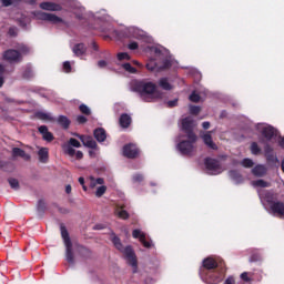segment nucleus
I'll use <instances>...</instances> for the list:
<instances>
[{"label": "nucleus", "instance_id": "aec40b11", "mask_svg": "<svg viewBox=\"0 0 284 284\" xmlns=\"http://www.w3.org/2000/svg\"><path fill=\"white\" fill-rule=\"evenodd\" d=\"M39 132H40V134H42V139L44 141H48L49 143H50V141H54V135H52V133L50 131H48V126L41 125L39 128Z\"/></svg>", "mask_w": 284, "mask_h": 284}, {"label": "nucleus", "instance_id": "7ed1b4c3", "mask_svg": "<svg viewBox=\"0 0 284 284\" xmlns=\"http://www.w3.org/2000/svg\"><path fill=\"white\" fill-rule=\"evenodd\" d=\"M131 90L133 92H139L142 101H146V103H152V101L161 99V92L156 90V84L153 82L134 81Z\"/></svg>", "mask_w": 284, "mask_h": 284}, {"label": "nucleus", "instance_id": "de8ad7c7", "mask_svg": "<svg viewBox=\"0 0 284 284\" xmlns=\"http://www.w3.org/2000/svg\"><path fill=\"white\" fill-rule=\"evenodd\" d=\"M129 50H136L139 48V43L136 42H130L128 45Z\"/></svg>", "mask_w": 284, "mask_h": 284}, {"label": "nucleus", "instance_id": "052dcab7", "mask_svg": "<svg viewBox=\"0 0 284 284\" xmlns=\"http://www.w3.org/2000/svg\"><path fill=\"white\" fill-rule=\"evenodd\" d=\"M20 52H21L22 54H26V52H28L27 47H22V48L20 49Z\"/></svg>", "mask_w": 284, "mask_h": 284}, {"label": "nucleus", "instance_id": "b1692460", "mask_svg": "<svg viewBox=\"0 0 284 284\" xmlns=\"http://www.w3.org/2000/svg\"><path fill=\"white\" fill-rule=\"evenodd\" d=\"M94 138L97 139V141H99V143H103V141H105V139H108V135L105 134V130L97 129L94 131Z\"/></svg>", "mask_w": 284, "mask_h": 284}, {"label": "nucleus", "instance_id": "4d7b16f0", "mask_svg": "<svg viewBox=\"0 0 284 284\" xmlns=\"http://www.w3.org/2000/svg\"><path fill=\"white\" fill-rule=\"evenodd\" d=\"M202 126H203L204 130H209V128H210V122H203V123H202Z\"/></svg>", "mask_w": 284, "mask_h": 284}, {"label": "nucleus", "instance_id": "473e14b6", "mask_svg": "<svg viewBox=\"0 0 284 284\" xmlns=\"http://www.w3.org/2000/svg\"><path fill=\"white\" fill-rule=\"evenodd\" d=\"M251 153L254 154L255 156L261 153V148L258 146V144L256 142H253L251 144Z\"/></svg>", "mask_w": 284, "mask_h": 284}, {"label": "nucleus", "instance_id": "0e129e2a", "mask_svg": "<svg viewBox=\"0 0 284 284\" xmlns=\"http://www.w3.org/2000/svg\"><path fill=\"white\" fill-rule=\"evenodd\" d=\"M82 190H83L84 192H88V186H85V184H83V185H82Z\"/></svg>", "mask_w": 284, "mask_h": 284}, {"label": "nucleus", "instance_id": "09e8293b", "mask_svg": "<svg viewBox=\"0 0 284 284\" xmlns=\"http://www.w3.org/2000/svg\"><path fill=\"white\" fill-rule=\"evenodd\" d=\"M77 121H78V123H85L88 121V119L83 115H78Z\"/></svg>", "mask_w": 284, "mask_h": 284}, {"label": "nucleus", "instance_id": "58836bf2", "mask_svg": "<svg viewBox=\"0 0 284 284\" xmlns=\"http://www.w3.org/2000/svg\"><path fill=\"white\" fill-rule=\"evenodd\" d=\"M190 101H192L193 103H199V101H201V95L200 94H196V92H193L191 95H190Z\"/></svg>", "mask_w": 284, "mask_h": 284}, {"label": "nucleus", "instance_id": "20e7f679", "mask_svg": "<svg viewBox=\"0 0 284 284\" xmlns=\"http://www.w3.org/2000/svg\"><path fill=\"white\" fill-rule=\"evenodd\" d=\"M274 199H276V195L274 193H260V200L263 205H265V207H268V213L274 214V216H280L281 219H284V203L274 202Z\"/></svg>", "mask_w": 284, "mask_h": 284}, {"label": "nucleus", "instance_id": "774afa93", "mask_svg": "<svg viewBox=\"0 0 284 284\" xmlns=\"http://www.w3.org/2000/svg\"><path fill=\"white\" fill-rule=\"evenodd\" d=\"M282 170L284 172V160L282 161Z\"/></svg>", "mask_w": 284, "mask_h": 284}, {"label": "nucleus", "instance_id": "c9c22d12", "mask_svg": "<svg viewBox=\"0 0 284 284\" xmlns=\"http://www.w3.org/2000/svg\"><path fill=\"white\" fill-rule=\"evenodd\" d=\"M230 176L233 179V181H235V183H241L242 181L241 174H239L236 171H231Z\"/></svg>", "mask_w": 284, "mask_h": 284}, {"label": "nucleus", "instance_id": "6e6d98bb", "mask_svg": "<svg viewBox=\"0 0 284 284\" xmlns=\"http://www.w3.org/2000/svg\"><path fill=\"white\" fill-rule=\"evenodd\" d=\"M225 284H234V277H229V278L225 281Z\"/></svg>", "mask_w": 284, "mask_h": 284}, {"label": "nucleus", "instance_id": "1a4fd4ad", "mask_svg": "<svg viewBox=\"0 0 284 284\" xmlns=\"http://www.w3.org/2000/svg\"><path fill=\"white\" fill-rule=\"evenodd\" d=\"M256 130L257 132H260V134H262L265 141H272V139H274V135H276V129H274L270 124L258 123L256 125Z\"/></svg>", "mask_w": 284, "mask_h": 284}, {"label": "nucleus", "instance_id": "5701e85b", "mask_svg": "<svg viewBox=\"0 0 284 284\" xmlns=\"http://www.w3.org/2000/svg\"><path fill=\"white\" fill-rule=\"evenodd\" d=\"M65 153L71 158H75L78 160L83 159V152L74 150L72 146H67Z\"/></svg>", "mask_w": 284, "mask_h": 284}, {"label": "nucleus", "instance_id": "e433bc0d", "mask_svg": "<svg viewBox=\"0 0 284 284\" xmlns=\"http://www.w3.org/2000/svg\"><path fill=\"white\" fill-rule=\"evenodd\" d=\"M241 165L243 168H253L254 166V161H252V159H244L242 162H241Z\"/></svg>", "mask_w": 284, "mask_h": 284}, {"label": "nucleus", "instance_id": "37998d69", "mask_svg": "<svg viewBox=\"0 0 284 284\" xmlns=\"http://www.w3.org/2000/svg\"><path fill=\"white\" fill-rule=\"evenodd\" d=\"M190 112H191V114H199V112H201V106L191 105Z\"/></svg>", "mask_w": 284, "mask_h": 284}, {"label": "nucleus", "instance_id": "f704fd0d", "mask_svg": "<svg viewBox=\"0 0 284 284\" xmlns=\"http://www.w3.org/2000/svg\"><path fill=\"white\" fill-rule=\"evenodd\" d=\"M115 214H116V216H119V219H123V220L128 219V216H129L128 211H125L123 209H118L115 211Z\"/></svg>", "mask_w": 284, "mask_h": 284}, {"label": "nucleus", "instance_id": "412c9836", "mask_svg": "<svg viewBox=\"0 0 284 284\" xmlns=\"http://www.w3.org/2000/svg\"><path fill=\"white\" fill-rule=\"evenodd\" d=\"M202 140L204 141L205 145L211 150H216V144L212 141V133L207 132L202 134Z\"/></svg>", "mask_w": 284, "mask_h": 284}, {"label": "nucleus", "instance_id": "f8f14e48", "mask_svg": "<svg viewBox=\"0 0 284 284\" xmlns=\"http://www.w3.org/2000/svg\"><path fill=\"white\" fill-rule=\"evenodd\" d=\"M251 185L257 191L258 196L261 194H274L272 191H263V187H270L272 184L265 180H256L252 181Z\"/></svg>", "mask_w": 284, "mask_h": 284}, {"label": "nucleus", "instance_id": "ea45409f", "mask_svg": "<svg viewBox=\"0 0 284 284\" xmlns=\"http://www.w3.org/2000/svg\"><path fill=\"white\" fill-rule=\"evenodd\" d=\"M80 112H82V114H91L92 111L90 110V106H88L85 104H81Z\"/></svg>", "mask_w": 284, "mask_h": 284}, {"label": "nucleus", "instance_id": "0eeeda50", "mask_svg": "<svg viewBox=\"0 0 284 284\" xmlns=\"http://www.w3.org/2000/svg\"><path fill=\"white\" fill-rule=\"evenodd\" d=\"M61 236L63 239L64 247H65V258L68 263H74V255L72 254V242L70 241V234L65 226L61 225Z\"/></svg>", "mask_w": 284, "mask_h": 284}, {"label": "nucleus", "instance_id": "72a5a7b5", "mask_svg": "<svg viewBox=\"0 0 284 284\" xmlns=\"http://www.w3.org/2000/svg\"><path fill=\"white\" fill-rule=\"evenodd\" d=\"M122 68L129 72L130 74H136V69L132 67L130 63L122 64Z\"/></svg>", "mask_w": 284, "mask_h": 284}, {"label": "nucleus", "instance_id": "a19ab883", "mask_svg": "<svg viewBox=\"0 0 284 284\" xmlns=\"http://www.w3.org/2000/svg\"><path fill=\"white\" fill-rule=\"evenodd\" d=\"M9 185L12 187V190H19V181H17L16 179H10Z\"/></svg>", "mask_w": 284, "mask_h": 284}, {"label": "nucleus", "instance_id": "864d4df0", "mask_svg": "<svg viewBox=\"0 0 284 284\" xmlns=\"http://www.w3.org/2000/svg\"><path fill=\"white\" fill-rule=\"evenodd\" d=\"M2 6H4V8H8V6H12V1L11 0H2Z\"/></svg>", "mask_w": 284, "mask_h": 284}, {"label": "nucleus", "instance_id": "c85d7f7f", "mask_svg": "<svg viewBox=\"0 0 284 284\" xmlns=\"http://www.w3.org/2000/svg\"><path fill=\"white\" fill-rule=\"evenodd\" d=\"M159 85L162 88V90H172L173 85L170 83V80L168 78H162L159 80Z\"/></svg>", "mask_w": 284, "mask_h": 284}, {"label": "nucleus", "instance_id": "13d9d810", "mask_svg": "<svg viewBox=\"0 0 284 284\" xmlns=\"http://www.w3.org/2000/svg\"><path fill=\"white\" fill-rule=\"evenodd\" d=\"M278 145L284 149V138H281L278 141Z\"/></svg>", "mask_w": 284, "mask_h": 284}, {"label": "nucleus", "instance_id": "9d476101", "mask_svg": "<svg viewBox=\"0 0 284 284\" xmlns=\"http://www.w3.org/2000/svg\"><path fill=\"white\" fill-rule=\"evenodd\" d=\"M204 165L209 174L216 175L223 172V168L221 166L219 161L214 159H210V158L205 159Z\"/></svg>", "mask_w": 284, "mask_h": 284}, {"label": "nucleus", "instance_id": "6ab92c4d", "mask_svg": "<svg viewBox=\"0 0 284 284\" xmlns=\"http://www.w3.org/2000/svg\"><path fill=\"white\" fill-rule=\"evenodd\" d=\"M252 174L258 178L265 176L267 174V168L263 164H257L252 169Z\"/></svg>", "mask_w": 284, "mask_h": 284}, {"label": "nucleus", "instance_id": "338daca9", "mask_svg": "<svg viewBox=\"0 0 284 284\" xmlns=\"http://www.w3.org/2000/svg\"><path fill=\"white\" fill-rule=\"evenodd\" d=\"M94 230H101L100 225H95Z\"/></svg>", "mask_w": 284, "mask_h": 284}, {"label": "nucleus", "instance_id": "bb28decb", "mask_svg": "<svg viewBox=\"0 0 284 284\" xmlns=\"http://www.w3.org/2000/svg\"><path fill=\"white\" fill-rule=\"evenodd\" d=\"M264 154H265L267 161L274 162V149H272V146H270V144H266L264 146Z\"/></svg>", "mask_w": 284, "mask_h": 284}, {"label": "nucleus", "instance_id": "c756f323", "mask_svg": "<svg viewBox=\"0 0 284 284\" xmlns=\"http://www.w3.org/2000/svg\"><path fill=\"white\" fill-rule=\"evenodd\" d=\"M73 53L77 57L85 54V45L83 43L77 44L75 47H73Z\"/></svg>", "mask_w": 284, "mask_h": 284}, {"label": "nucleus", "instance_id": "a878e982", "mask_svg": "<svg viewBox=\"0 0 284 284\" xmlns=\"http://www.w3.org/2000/svg\"><path fill=\"white\" fill-rule=\"evenodd\" d=\"M38 156H39V160L41 161V163H45L48 161V156H49L48 148H41L38 151Z\"/></svg>", "mask_w": 284, "mask_h": 284}, {"label": "nucleus", "instance_id": "69168bd1", "mask_svg": "<svg viewBox=\"0 0 284 284\" xmlns=\"http://www.w3.org/2000/svg\"><path fill=\"white\" fill-rule=\"evenodd\" d=\"M133 63H134L135 65H141V63H139V61H133Z\"/></svg>", "mask_w": 284, "mask_h": 284}, {"label": "nucleus", "instance_id": "3c124183", "mask_svg": "<svg viewBox=\"0 0 284 284\" xmlns=\"http://www.w3.org/2000/svg\"><path fill=\"white\" fill-rule=\"evenodd\" d=\"M9 34H10V37H16V34H17V28H10V29H9Z\"/></svg>", "mask_w": 284, "mask_h": 284}, {"label": "nucleus", "instance_id": "a18cd8bd", "mask_svg": "<svg viewBox=\"0 0 284 284\" xmlns=\"http://www.w3.org/2000/svg\"><path fill=\"white\" fill-rule=\"evenodd\" d=\"M242 281H245V283H250L252 280L247 276V272H244L241 274Z\"/></svg>", "mask_w": 284, "mask_h": 284}, {"label": "nucleus", "instance_id": "bf43d9fd", "mask_svg": "<svg viewBox=\"0 0 284 284\" xmlns=\"http://www.w3.org/2000/svg\"><path fill=\"white\" fill-rule=\"evenodd\" d=\"M79 183H80V185H85V179L79 178Z\"/></svg>", "mask_w": 284, "mask_h": 284}, {"label": "nucleus", "instance_id": "2eb2a0df", "mask_svg": "<svg viewBox=\"0 0 284 284\" xmlns=\"http://www.w3.org/2000/svg\"><path fill=\"white\" fill-rule=\"evenodd\" d=\"M133 239H139L140 243L144 245V247H152V243L145 241V233L141 230L136 229L132 233Z\"/></svg>", "mask_w": 284, "mask_h": 284}, {"label": "nucleus", "instance_id": "79ce46f5", "mask_svg": "<svg viewBox=\"0 0 284 284\" xmlns=\"http://www.w3.org/2000/svg\"><path fill=\"white\" fill-rule=\"evenodd\" d=\"M69 145H72V148H81V142H79L77 139L71 138L69 140Z\"/></svg>", "mask_w": 284, "mask_h": 284}, {"label": "nucleus", "instance_id": "e2e57ef3", "mask_svg": "<svg viewBox=\"0 0 284 284\" xmlns=\"http://www.w3.org/2000/svg\"><path fill=\"white\" fill-rule=\"evenodd\" d=\"M0 88H3V77H0Z\"/></svg>", "mask_w": 284, "mask_h": 284}, {"label": "nucleus", "instance_id": "f3484780", "mask_svg": "<svg viewBox=\"0 0 284 284\" xmlns=\"http://www.w3.org/2000/svg\"><path fill=\"white\" fill-rule=\"evenodd\" d=\"M78 138L80 139V141L83 143V145L85 148H91L92 150H94V148H97V141H94V139H92V136L78 135Z\"/></svg>", "mask_w": 284, "mask_h": 284}, {"label": "nucleus", "instance_id": "6e6552de", "mask_svg": "<svg viewBox=\"0 0 284 284\" xmlns=\"http://www.w3.org/2000/svg\"><path fill=\"white\" fill-rule=\"evenodd\" d=\"M126 37H130L132 39H140L142 41H145L146 43H150L152 41V38H150L145 31L136 27L126 28Z\"/></svg>", "mask_w": 284, "mask_h": 284}, {"label": "nucleus", "instance_id": "393cba45", "mask_svg": "<svg viewBox=\"0 0 284 284\" xmlns=\"http://www.w3.org/2000/svg\"><path fill=\"white\" fill-rule=\"evenodd\" d=\"M130 123H132V118L128 114H122L120 116V125L121 128H129Z\"/></svg>", "mask_w": 284, "mask_h": 284}, {"label": "nucleus", "instance_id": "680f3d73", "mask_svg": "<svg viewBox=\"0 0 284 284\" xmlns=\"http://www.w3.org/2000/svg\"><path fill=\"white\" fill-rule=\"evenodd\" d=\"M4 70H6V68L2 64H0V74H2V72H4Z\"/></svg>", "mask_w": 284, "mask_h": 284}, {"label": "nucleus", "instance_id": "9b49d317", "mask_svg": "<svg viewBox=\"0 0 284 284\" xmlns=\"http://www.w3.org/2000/svg\"><path fill=\"white\" fill-rule=\"evenodd\" d=\"M33 17L40 19V21H49V23H61L63 20L53 13H45L38 11L33 13Z\"/></svg>", "mask_w": 284, "mask_h": 284}, {"label": "nucleus", "instance_id": "4be33fe9", "mask_svg": "<svg viewBox=\"0 0 284 284\" xmlns=\"http://www.w3.org/2000/svg\"><path fill=\"white\" fill-rule=\"evenodd\" d=\"M202 265L205 270H214V267H219V263H216V260L212 257L205 258Z\"/></svg>", "mask_w": 284, "mask_h": 284}, {"label": "nucleus", "instance_id": "a211bd4d", "mask_svg": "<svg viewBox=\"0 0 284 284\" xmlns=\"http://www.w3.org/2000/svg\"><path fill=\"white\" fill-rule=\"evenodd\" d=\"M40 8L50 12H59L61 10V7L54 2H42L40 3Z\"/></svg>", "mask_w": 284, "mask_h": 284}, {"label": "nucleus", "instance_id": "39448f33", "mask_svg": "<svg viewBox=\"0 0 284 284\" xmlns=\"http://www.w3.org/2000/svg\"><path fill=\"white\" fill-rule=\"evenodd\" d=\"M111 241H112L114 247H116V250L122 252L126 263L131 265L133 273H136V255L134 254L132 246L123 247L121 240L114 234H112Z\"/></svg>", "mask_w": 284, "mask_h": 284}, {"label": "nucleus", "instance_id": "ddd939ff", "mask_svg": "<svg viewBox=\"0 0 284 284\" xmlns=\"http://www.w3.org/2000/svg\"><path fill=\"white\" fill-rule=\"evenodd\" d=\"M3 59L9 63H19L21 61V54L17 50L9 49L4 51Z\"/></svg>", "mask_w": 284, "mask_h": 284}, {"label": "nucleus", "instance_id": "c03bdc74", "mask_svg": "<svg viewBox=\"0 0 284 284\" xmlns=\"http://www.w3.org/2000/svg\"><path fill=\"white\" fill-rule=\"evenodd\" d=\"M63 70H64V72H71L72 71V65L70 64V61H65L64 63H63Z\"/></svg>", "mask_w": 284, "mask_h": 284}, {"label": "nucleus", "instance_id": "cd10ccee", "mask_svg": "<svg viewBox=\"0 0 284 284\" xmlns=\"http://www.w3.org/2000/svg\"><path fill=\"white\" fill-rule=\"evenodd\" d=\"M36 116L40 119V121H53L52 113L40 111L36 113Z\"/></svg>", "mask_w": 284, "mask_h": 284}, {"label": "nucleus", "instance_id": "dca6fc26", "mask_svg": "<svg viewBox=\"0 0 284 284\" xmlns=\"http://www.w3.org/2000/svg\"><path fill=\"white\" fill-rule=\"evenodd\" d=\"M206 283L209 284H219L223 281V274L211 272L209 276L205 278Z\"/></svg>", "mask_w": 284, "mask_h": 284}, {"label": "nucleus", "instance_id": "7c9ffc66", "mask_svg": "<svg viewBox=\"0 0 284 284\" xmlns=\"http://www.w3.org/2000/svg\"><path fill=\"white\" fill-rule=\"evenodd\" d=\"M13 156H21V159H24L26 161H28V159H30V155L26 154V151L19 149V148H14L12 150Z\"/></svg>", "mask_w": 284, "mask_h": 284}, {"label": "nucleus", "instance_id": "8fccbe9b", "mask_svg": "<svg viewBox=\"0 0 284 284\" xmlns=\"http://www.w3.org/2000/svg\"><path fill=\"white\" fill-rule=\"evenodd\" d=\"M178 103H179V100L175 99V100H173V101H169V102H168V106H169V108H174V106H176Z\"/></svg>", "mask_w": 284, "mask_h": 284}, {"label": "nucleus", "instance_id": "f03ea898", "mask_svg": "<svg viewBox=\"0 0 284 284\" xmlns=\"http://www.w3.org/2000/svg\"><path fill=\"white\" fill-rule=\"evenodd\" d=\"M149 52L151 57H154L146 63V69L150 70V72H159L172 65V60L169 58L170 51L162 45L149 47Z\"/></svg>", "mask_w": 284, "mask_h": 284}, {"label": "nucleus", "instance_id": "603ef678", "mask_svg": "<svg viewBox=\"0 0 284 284\" xmlns=\"http://www.w3.org/2000/svg\"><path fill=\"white\" fill-rule=\"evenodd\" d=\"M99 68H105L108 65V62L105 60H101L98 62Z\"/></svg>", "mask_w": 284, "mask_h": 284}, {"label": "nucleus", "instance_id": "49530a36", "mask_svg": "<svg viewBox=\"0 0 284 284\" xmlns=\"http://www.w3.org/2000/svg\"><path fill=\"white\" fill-rule=\"evenodd\" d=\"M133 181H134L135 183H141V181H143V175H141V174L134 175V176H133Z\"/></svg>", "mask_w": 284, "mask_h": 284}, {"label": "nucleus", "instance_id": "f257e3e1", "mask_svg": "<svg viewBox=\"0 0 284 284\" xmlns=\"http://www.w3.org/2000/svg\"><path fill=\"white\" fill-rule=\"evenodd\" d=\"M196 122L192 116L182 120V132L185 135L180 136V143H178L176 149L184 155L192 154L194 152V144L196 143V134L192 132Z\"/></svg>", "mask_w": 284, "mask_h": 284}, {"label": "nucleus", "instance_id": "5fc2aeb1", "mask_svg": "<svg viewBox=\"0 0 284 284\" xmlns=\"http://www.w3.org/2000/svg\"><path fill=\"white\" fill-rule=\"evenodd\" d=\"M65 193H67V194H71V193H72V186H71L70 184H68V185L65 186Z\"/></svg>", "mask_w": 284, "mask_h": 284}, {"label": "nucleus", "instance_id": "423d86ee", "mask_svg": "<svg viewBox=\"0 0 284 284\" xmlns=\"http://www.w3.org/2000/svg\"><path fill=\"white\" fill-rule=\"evenodd\" d=\"M89 187H91V190L95 189V196L98 199H101V196L108 192V186H105V181L103 178L95 179L94 176H91L89 179Z\"/></svg>", "mask_w": 284, "mask_h": 284}, {"label": "nucleus", "instance_id": "2f4dec72", "mask_svg": "<svg viewBox=\"0 0 284 284\" xmlns=\"http://www.w3.org/2000/svg\"><path fill=\"white\" fill-rule=\"evenodd\" d=\"M58 123H59V125H61L65 130H68V128H70V120L68 119V116L60 115L58 118Z\"/></svg>", "mask_w": 284, "mask_h": 284}, {"label": "nucleus", "instance_id": "4c0bfd02", "mask_svg": "<svg viewBox=\"0 0 284 284\" xmlns=\"http://www.w3.org/2000/svg\"><path fill=\"white\" fill-rule=\"evenodd\" d=\"M118 61H130V54L128 52L118 53Z\"/></svg>", "mask_w": 284, "mask_h": 284}, {"label": "nucleus", "instance_id": "4468645a", "mask_svg": "<svg viewBox=\"0 0 284 284\" xmlns=\"http://www.w3.org/2000/svg\"><path fill=\"white\" fill-rule=\"evenodd\" d=\"M123 154L128 159H134L135 156H139V149H136V145L134 144H128L123 148Z\"/></svg>", "mask_w": 284, "mask_h": 284}]
</instances>
